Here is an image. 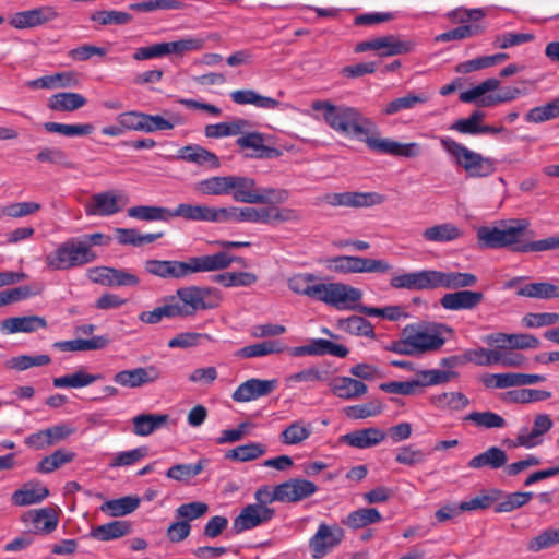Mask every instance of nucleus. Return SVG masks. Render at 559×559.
Masks as SVG:
<instances>
[{"label": "nucleus", "mask_w": 559, "mask_h": 559, "mask_svg": "<svg viewBox=\"0 0 559 559\" xmlns=\"http://www.w3.org/2000/svg\"><path fill=\"white\" fill-rule=\"evenodd\" d=\"M516 295L534 299L559 298V286L549 282H534L519 286Z\"/></svg>", "instance_id": "c03bdc74"}, {"label": "nucleus", "mask_w": 559, "mask_h": 559, "mask_svg": "<svg viewBox=\"0 0 559 559\" xmlns=\"http://www.w3.org/2000/svg\"><path fill=\"white\" fill-rule=\"evenodd\" d=\"M131 531V524L127 521H111L103 525L93 527L90 535L98 540L108 542L120 538Z\"/></svg>", "instance_id": "49530a36"}, {"label": "nucleus", "mask_w": 559, "mask_h": 559, "mask_svg": "<svg viewBox=\"0 0 559 559\" xmlns=\"http://www.w3.org/2000/svg\"><path fill=\"white\" fill-rule=\"evenodd\" d=\"M376 128L367 135H364L367 146L378 153L388 154L396 157L415 158L423 150L417 142L400 143L392 139L379 138L374 134Z\"/></svg>", "instance_id": "2eb2a0df"}, {"label": "nucleus", "mask_w": 559, "mask_h": 559, "mask_svg": "<svg viewBox=\"0 0 559 559\" xmlns=\"http://www.w3.org/2000/svg\"><path fill=\"white\" fill-rule=\"evenodd\" d=\"M129 217L145 222L170 221V209L164 206L138 205L128 209Z\"/></svg>", "instance_id": "8fccbe9b"}, {"label": "nucleus", "mask_w": 559, "mask_h": 559, "mask_svg": "<svg viewBox=\"0 0 559 559\" xmlns=\"http://www.w3.org/2000/svg\"><path fill=\"white\" fill-rule=\"evenodd\" d=\"M440 144L451 160L474 178L488 177L496 170L495 160L469 150L449 136H441Z\"/></svg>", "instance_id": "0eeeda50"}, {"label": "nucleus", "mask_w": 559, "mask_h": 559, "mask_svg": "<svg viewBox=\"0 0 559 559\" xmlns=\"http://www.w3.org/2000/svg\"><path fill=\"white\" fill-rule=\"evenodd\" d=\"M265 452L266 447L264 444L259 442H250L228 451L226 457L234 461L248 462L264 455Z\"/></svg>", "instance_id": "338daca9"}, {"label": "nucleus", "mask_w": 559, "mask_h": 559, "mask_svg": "<svg viewBox=\"0 0 559 559\" xmlns=\"http://www.w3.org/2000/svg\"><path fill=\"white\" fill-rule=\"evenodd\" d=\"M179 157L190 163L202 166L205 165L212 169L219 167L218 157L214 153L198 145L185 146L180 150Z\"/></svg>", "instance_id": "de8ad7c7"}, {"label": "nucleus", "mask_w": 559, "mask_h": 559, "mask_svg": "<svg viewBox=\"0 0 559 559\" xmlns=\"http://www.w3.org/2000/svg\"><path fill=\"white\" fill-rule=\"evenodd\" d=\"M207 460L200 459L194 464H176L168 468L166 476L177 481H188L198 476L206 466Z\"/></svg>", "instance_id": "0e129e2a"}, {"label": "nucleus", "mask_w": 559, "mask_h": 559, "mask_svg": "<svg viewBox=\"0 0 559 559\" xmlns=\"http://www.w3.org/2000/svg\"><path fill=\"white\" fill-rule=\"evenodd\" d=\"M139 498L127 496L106 501L102 504L100 510L111 516H123L133 512L139 507Z\"/></svg>", "instance_id": "13d9d810"}, {"label": "nucleus", "mask_w": 559, "mask_h": 559, "mask_svg": "<svg viewBox=\"0 0 559 559\" xmlns=\"http://www.w3.org/2000/svg\"><path fill=\"white\" fill-rule=\"evenodd\" d=\"M44 129L49 133H58L68 138L86 136L94 131L91 123L67 124L59 122H45Z\"/></svg>", "instance_id": "052dcab7"}, {"label": "nucleus", "mask_w": 559, "mask_h": 559, "mask_svg": "<svg viewBox=\"0 0 559 559\" xmlns=\"http://www.w3.org/2000/svg\"><path fill=\"white\" fill-rule=\"evenodd\" d=\"M97 254L90 252L81 239L72 237L59 243L45 257V264L52 271H68L92 263Z\"/></svg>", "instance_id": "6e6552de"}, {"label": "nucleus", "mask_w": 559, "mask_h": 559, "mask_svg": "<svg viewBox=\"0 0 559 559\" xmlns=\"http://www.w3.org/2000/svg\"><path fill=\"white\" fill-rule=\"evenodd\" d=\"M128 202L126 194L107 190L93 194L85 204V212L88 216H111L120 212Z\"/></svg>", "instance_id": "dca6fc26"}, {"label": "nucleus", "mask_w": 559, "mask_h": 559, "mask_svg": "<svg viewBox=\"0 0 559 559\" xmlns=\"http://www.w3.org/2000/svg\"><path fill=\"white\" fill-rule=\"evenodd\" d=\"M507 462L508 455L502 449L498 447H490L485 452L471 459L468 462V467L474 469H479L483 467L498 469L504 466Z\"/></svg>", "instance_id": "4c0bfd02"}, {"label": "nucleus", "mask_w": 559, "mask_h": 559, "mask_svg": "<svg viewBox=\"0 0 559 559\" xmlns=\"http://www.w3.org/2000/svg\"><path fill=\"white\" fill-rule=\"evenodd\" d=\"M345 536L344 530L337 524L320 523L314 535L309 539L312 558L321 559L337 547Z\"/></svg>", "instance_id": "f3484780"}, {"label": "nucleus", "mask_w": 559, "mask_h": 559, "mask_svg": "<svg viewBox=\"0 0 559 559\" xmlns=\"http://www.w3.org/2000/svg\"><path fill=\"white\" fill-rule=\"evenodd\" d=\"M264 142L265 136L259 132H245L236 141L239 147L253 150L255 152L253 156L258 158H273L281 155L277 148L270 147Z\"/></svg>", "instance_id": "2f4dec72"}, {"label": "nucleus", "mask_w": 559, "mask_h": 559, "mask_svg": "<svg viewBox=\"0 0 559 559\" xmlns=\"http://www.w3.org/2000/svg\"><path fill=\"white\" fill-rule=\"evenodd\" d=\"M546 377L543 374H531L521 372H506L487 374L483 379V383L487 388L507 389L513 386L532 385L544 382Z\"/></svg>", "instance_id": "5701e85b"}, {"label": "nucleus", "mask_w": 559, "mask_h": 559, "mask_svg": "<svg viewBox=\"0 0 559 559\" xmlns=\"http://www.w3.org/2000/svg\"><path fill=\"white\" fill-rule=\"evenodd\" d=\"M312 433V425L304 420L290 423L280 436L281 442L286 445H297L306 441Z\"/></svg>", "instance_id": "09e8293b"}, {"label": "nucleus", "mask_w": 559, "mask_h": 559, "mask_svg": "<svg viewBox=\"0 0 559 559\" xmlns=\"http://www.w3.org/2000/svg\"><path fill=\"white\" fill-rule=\"evenodd\" d=\"M502 491L495 488L483 490L475 497L462 501L461 509L463 510V512H472L476 510L488 509L495 502L499 501L502 498Z\"/></svg>", "instance_id": "5fc2aeb1"}, {"label": "nucleus", "mask_w": 559, "mask_h": 559, "mask_svg": "<svg viewBox=\"0 0 559 559\" xmlns=\"http://www.w3.org/2000/svg\"><path fill=\"white\" fill-rule=\"evenodd\" d=\"M456 377L457 372L452 370L426 369L417 372L416 381L419 389L421 386L444 384Z\"/></svg>", "instance_id": "680f3d73"}, {"label": "nucleus", "mask_w": 559, "mask_h": 559, "mask_svg": "<svg viewBox=\"0 0 559 559\" xmlns=\"http://www.w3.org/2000/svg\"><path fill=\"white\" fill-rule=\"evenodd\" d=\"M321 202L333 207H370L385 202V197L378 192H332L321 197Z\"/></svg>", "instance_id": "4468645a"}, {"label": "nucleus", "mask_w": 559, "mask_h": 559, "mask_svg": "<svg viewBox=\"0 0 559 559\" xmlns=\"http://www.w3.org/2000/svg\"><path fill=\"white\" fill-rule=\"evenodd\" d=\"M277 386L276 379L252 378L242 382L231 394L237 403H247L269 395Z\"/></svg>", "instance_id": "b1692460"}, {"label": "nucleus", "mask_w": 559, "mask_h": 559, "mask_svg": "<svg viewBox=\"0 0 559 559\" xmlns=\"http://www.w3.org/2000/svg\"><path fill=\"white\" fill-rule=\"evenodd\" d=\"M311 108L321 112L324 122L343 135L362 136L376 128L370 118L365 117L359 109L352 106L334 105L329 100H314Z\"/></svg>", "instance_id": "7ed1b4c3"}, {"label": "nucleus", "mask_w": 559, "mask_h": 559, "mask_svg": "<svg viewBox=\"0 0 559 559\" xmlns=\"http://www.w3.org/2000/svg\"><path fill=\"white\" fill-rule=\"evenodd\" d=\"M328 377V371H323L316 366L302 369L298 372L285 377L284 382L286 388L295 389L300 382H321Z\"/></svg>", "instance_id": "69168bd1"}, {"label": "nucleus", "mask_w": 559, "mask_h": 559, "mask_svg": "<svg viewBox=\"0 0 559 559\" xmlns=\"http://www.w3.org/2000/svg\"><path fill=\"white\" fill-rule=\"evenodd\" d=\"M231 262L233 258L221 251L211 255L192 257L187 261L151 259L144 262V270L153 276L179 280L193 273L224 270Z\"/></svg>", "instance_id": "f03ea898"}, {"label": "nucleus", "mask_w": 559, "mask_h": 559, "mask_svg": "<svg viewBox=\"0 0 559 559\" xmlns=\"http://www.w3.org/2000/svg\"><path fill=\"white\" fill-rule=\"evenodd\" d=\"M530 227L526 218L501 219L493 226H480L477 229V241L480 248L500 249L511 247L518 252L523 245L522 237Z\"/></svg>", "instance_id": "20e7f679"}, {"label": "nucleus", "mask_w": 559, "mask_h": 559, "mask_svg": "<svg viewBox=\"0 0 559 559\" xmlns=\"http://www.w3.org/2000/svg\"><path fill=\"white\" fill-rule=\"evenodd\" d=\"M274 509L263 504H248L234 520L233 528L236 533L252 530L269 522L274 516Z\"/></svg>", "instance_id": "4be33fe9"}, {"label": "nucleus", "mask_w": 559, "mask_h": 559, "mask_svg": "<svg viewBox=\"0 0 559 559\" xmlns=\"http://www.w3.org/2000/svg\"><path fill=\"white\" fill-rule=\"evenodd\" d=\"M278 496L281 502L296 503L313 496L318 491V486L305 478H292L278 484Z\"/></svg>", "instance_id": "393cba45"}, {"label": "nucleus", "mask_w": 559, "mask_h": 559, "mask_svg": "<svg viewBox=\"0 0 559 559\" xmlns=\"http://www.w3.org/2000/svg\"><path fill=\"white\" fill-rule=\"evenodd\" d=\"M286 349L280 341H263L245 346L236 352L238 358H259L273 354H281Z\"/></svg>", "instance_id": "37998d69"}, {"label": "nucleus", "mask_w": 559, "mask_h": 559, "mask_svg": "<svg viewBox=\"0 0 559 559\" xmlns=\"http://www.w3.org/2000/svg\"><path fill=\"white\" fill-rule=\"evenodd\" d=\"M110 340L105 335H97L90 340H70L56 342L53 346L62 352H88L105 348Z\"/></svg>", "instance_id": "79ce46f5"}, {"label": "nucleus", "mask_w": 559, "mask_h": 559, "mask_svg": "<svg viewBox=\"0 0 559 559\" xmlns=\"http://www.w3.org/2000/svg\"><path fill=\"white\" fill-rule=\"evenodd\" d=\"M429 99L430 95L428 93H409L403 97L395 98L388 103L382 109V112L386 116H392L402 110L413 109L419 104L427 103Z\"/></svg>", "instance_id": "603ef678"}, {"label": "nucleus", "mask_w": 559, "mask_h": 559, "mask_svg": "<svg viewBox=\"0 0 559 559\" xmlns=\"http://www.w3.org/2000/svg\"><path fill=\"white\" fill-rule=\"evenodd\" d=\"M362 292L344 283H321L317 300L338 310L358 309Z\"/></svg>", "instance_id": "ddd939ff"}, {"label": "nucleus", "mask_w": 559, "mask_h": 559, "mask_svg": "<svg viewBox=\"0 0 559 559\" xmlns=\"http://www.w3.org/2000/svg\"><path fill=\"white\" fill-rule=\"evenodd\" d=\"M485 116L484 111L475 110L469 115V117L459 119L453 122L450 129L463 134H481L484 128L481 122Z\"/></svg>", "instance_id": "774afa93"}, {"label": "nucleus", "mask_w": 559, "mask_h": 559, "mask_svg": "<svg viewBox=\"0 0 559 559\" xmlns=\"http://www.w3.org/2000/svg\"><path fill=\"white\" fill-rule=\"evenodd\" d=\"M332 393L345 401L357 400L368 392V386L350 377H336L330 382Z\"/></svg>", "instance_id": "cd10ccee"}, {"label": "nucleus", "mask_w": 559, "mask_h": 559, "mask_svg": "<svg viewBox=\"0 0 559 559\" xmlns=\"http://www.w3.org/2000/svg\"><path fill=\"white\" fill-rule=\"evenodd\" d=\"M385 438L383 430L370 427L346 433L341 437V441L353 448L367 449L381 443Z\"/></svg>", "instance_id": "c85d7f7f"}, {"label": "nucleus", "mask_w": 559, "mask_h": 559, "mask_svg": "<svg viewBox=\"0 0 559 559\" xmlns=\"http://www.w3.org/2000/svg\"><path fill=\"white\" fill-rule=\"evenodd\" d=\"M47 321L39 316L13 317L8 318L2 322V331L13 333H32L39 329H45Z\"/></svg>", "instance_id": "f704fd0d"}, {"label": "nucleus", "mask_w": 559, "mask_h": 559, "mask_svg": "<svg viewBox=\"0 0 559 559\" xmlns=\"http://www.w3.org/2000/svg\"><path fill=\"white\" fill-rule=\"evenodd\" d=\"M211 207L212 206L201 204L180 203L176 209L170 210V219L181 217L186 221L210 222Z\"/></svg>", "instance_id": "3c124183"}, {"label": "nucleus", "mask_w": 559, "mask_h": 559, "mask_svg": "<svg viewBox=\"0 0 559 559\" xmlns=\"http://www.w3.org/2000/svg\"><path fill=\"white\" fill-rule=\"evenodd\" d=\"M287 285L293 293L317 300L321 282L312 273H298L288 278Z\"/></svg>", "instance_id": "473e14b6"}, {"label": "nucleus", "mask_w": 559, "mask_h": 559, "mask_svg": "<svg viewBox=\"0 0 559 559\" xmlns=\"http://www.w3.org/2000/svg\"><path fill=\"white\" fill-rule=\"evenodd\" d=\"M381 520L382 515L376 508H361L350 512L342 520V524L353 530H358L370 524L379 523Z\"/></svg>", "instance_id": "864d4df0"}, {"label": "nucleus", "mask_w": 559, "mask_h": 559, "mask_svg": "<svg viewBox=\"0 0 559 559\" xmlns=\"http://www.w3.org/2000/svg\"><path fill=\"white\" fill-rule=\"evenodd\" d=\"M465 421L472 423L475 427L485 429H500L506 427V419L491 411L472 412L464 417Z\"/></svg>", "instance_id": "4d7b16f0"}, {"label": "nucleus", "mask_w": 559, "mask_h": 559, "mask_svg": "<svg viewBox=\"0 0 559 559\" xmlns=\"http://www.w3.org/2000/svg\"><path fill=\"white\" fill-rule=\"evenodd\" d=\"M325 267L333 273H388L391 264L382 259L361 258L357 255H338L324 261Z\"/></svg>", "instance_id": "9b49d317"}, {"label": "nucleus", "mask_w": 559, "mask_h": 559, "mask_svg": "<svg viewBox=\"0 0 559 559\" xmlns=\"http://www.w3.org/2000/svg\"><path fill=\"white\" fill-rule=\"evenodd\" d=\"M447 330L442 324H409L405 326V334L408 335V345L416 355H420L442 347L445 343L443 332Z\"/></svg>", "instance_id": "f8f14e48"}, {"label": "nucleus", "mask_w": 559, "mask_h": 559, "mask_svg": "<svg viewBox=\"0 0 559 559\" xmlns=\"http://www.w3.org/2000/svg\"><path fill=\"white\" fill-rule=\"evenodd\" d=\"M500 80L489 78L478 85L460 94V100L466 104H476L479 107H495L500 104L511 103L522 94L518 87H506L497 94H492L500 87Z\"/></svg>", "instance_id": "1a4fd4ad"}, {"label": "nucleus", "mask_w": 559, "mask_h": 559, "mask_svg": "<svg viewBox=\"0 0 559 559\" xmlns=\"http://www.w3.org/2000/svg\"><path fill=\"white\" fill-rule=\"evenodd\" d=\"M86 105V98L74 92H62L49 97L47 107L53 111H74Z\"/></svg>", "instance_id": "58836bf2"}, {"label": "nucleus", "mask_w": 559, "mask_h": 559, "mask_svg": "<svg viewBox=\"0 0 559 559\" xmlns=\"http://www.w3.org/2000/svg\"><path fill=\"white\" fill-rule=\"evenodd\" d=\"M230 98L237 105H253L263 109H276L281 103L272 97L263 96L253 90H237L230 93Z\"/></svg>", "instance_id": "e433bc0d"}, {"label": "nucleus", "mask_w": 559, "mask_h": 559, "mask_svg": "<svg viewBox=\"0 0 559 559\" xmlns=\"http://www.w3.org/2000/svg\"><path fill=\"white\" fill-rule=\"evenodd\" d=\"M559 117V97L543 105L530 109L524 119L528 123H543Z\"/></svg>", "instance_id": "e2e57ef3"}, {"label": "nucleus", "mask_w": 559, "mask_h": 559, "mask_svg": "<svg viewBox=\"0 0 559 559\" xmlns=\"http://www.w3.org/2000/svg\"><path fill=\"white\" fill-rule=\"evenodd\" d=\"M177 317H189L200 310L217 308L222 295L217 288L188 286L177 289L176 296L169 297Z\"/></svg>", "instance_id": "423d86ee"}, {"label": "nucleus", "mask_w": 559, "mask_h": 559, "mask_svg": "<svg viewBox=\"0 0 559 559\" xmlns=\"http://www.w3.org/2000/svg\"><path fill=\"white\" fill-rule=\"evenodd\" d=\"M100 379H103V376L100 373H97V374L87 373L83 368H80L73 373L55 378L52 383H53V386L58 388V389H66V388L79 389V388L88 386L92 383H94Z\"/></svg>", "instance_id": "a18cd8bd"}, {"label": "nucleus", "mask_w": 559, "mask_h": 559, "mask_svg": "<svg viewBox=\"0 0 559 559\" xmlns=\"http://www.w3.org/2000/svg\"><path fill=\"white\" fill-rule=\"evenodd\" d=\"M168 420L167 414H140L132 418V432L135 436L146 437L164 427Z\"/></svg>", "instance_id": "c9c22d12"}, {"label": "nucleus", "mask_w": 559, "mask_h": 559, "mask_svg": "<svg viewBox=\"0 0 559 559\" xmlns=\"http://www.w3.org/2000/svg\"><path fill=\"white\" fill-rule=\"evenodd\" d=\"M237 223H253L275 225L284 223H299L301 214L292 207L278 206H237Z\"/></svg>", "instance_id": "9d476101"}, {"label": "nucleus", "mask_w": 559, "mask_h": 559, "mask_svg": "<svg viewBox=\"0 0 559 559\" xmlns=\"http://www.w3.org/2000/svg\"><path fill=\"white\" fill-rule=\"evenodd\" d=\"M23 521L29 523L37 533L49 534L58 525V515L52 508H41L28 511Z\"/></svg>", "instance_id": "7c9ffc66"}, {"label": "nucleus", "mask_w": 559, "mask_h": 559, "mask_svg": "<svg viewBox=\"0 0 559 559\" xmlns=\"http://www.w3.org/2000/svg\"><path fill=\"white\" fill-rule=\"evenodd\" d=\"M59 16L56 8L41 5L29 10L19 11L9 16V24L15 29H29L46 25Z\"/></svg>", "instance_id": "a211bd4d"}, {"label": "nucleus", "mask_w": 559, "mask_h": 559, "mask_svg": "<svg viewBox=\"0 0 559 559\" xmlns=\"http://www.w3.org/2000/svg\"><path fill=\"white\" fill-rule=\"evenodd\" d=\"M484 299V294L475 290L461 289L445 294L440 299V305L451 311L472 310Z\"/></svg>", "instance_id": "bb28decb"}, {"label": "nucleus", "mask_w": 559, "mask_h": 559, "mask_svg": "<svg viewBox=\"0 0 559 559\" xmlns=\"http://www.w3.org/2000/svg\"><path fill=\"white\" fill-rule=\"evenodd\" d=\"M464 235L462 228L453 223L436 224L423 230L421 236L428 242H451Z\"/></svg>", "instance_id": "72a5a7b5"}, {"label": "nucleus", "mask_w": 559, "mask_h": 559, "mask_svg": "<svg viewBox=\"0 0 559 559\" xmlns=\"http://www.w3.org/2000/svg\"><path fill=\"white\" fill-rule=\"evenodd\" d=\"M228 194L236 202L247 204L284 203L289 199L285 189L259 188L253 178L237 175H228Z\"/></svg>", "instance_id": "39448f33"}, {"label": "nucleus", "mask_w": 559, "mask_h": 559, "mask_svg": "<svg viewBox=\"0 0 559 559\" xmlns=\"http://www.w3.org/2000/svg\"><path fill=\"white\" fill-rule=\"evenodd\" d=\"M90 281L103 286H136L140 278L122 269H114L108 266H95L87 271Z\"/></svg>", "instance_id": "aec40b11"}, {"label": "nucleus", "mask_w": 559, "mask_h": 559, "mask_svg": "<svg viewBox=\"0 0 559 559\" xmlns=\"http://www.w3.org/2000/svg\"><path fill=\"white\" fill-rule=\"evenodd\" d=\"M49 495V490L39 481H28L13 492L11 501L14 506L25 507L39 503Z\"/></svg>", "instance_id": "c756f323"}, {"label": "nucleus", "mask_w": 559, "mask_h": 559, "mask_svg": "<svg viewBox=\"0 0 559 559\" xmlns=\"http://www.w3.org/2000/svg\"><path fill=\"white\" fill-rule=\"evenodd\" d=\"M75 453L64 449H58L50 455L43 457L36 465V472L41 474H49L60 468L64 464L72 462Z\"/></svg>", "instance_id": "6e6d98bb"}, {"label": "nucleus", "mask_w": 559, "mask_h": 559, "mask_svg": "<svg viewBox=\"0 0 559 559\" xmlns=\"http://www.w3.org/2000/svg\"><path fill=\"white\" fill-rule=\"evenodd\" d=\"M477 277L472 273L420 270L393 275L390 286L395 289L428 290L436 288L461 289L472 287Z\"/></svg>", "instance_id": "f257e3e1"}, {"label": "nucleus", "mask_w": 559, "mask_h": 559, "mask_svg": "<svg viewBox=\"0 0 559 559\" xmlns=\"http://www.w3.org/2000/svg\"><path fill=\"white\" fill-rule=\"evenodd\" d=\"M160 376V370L156 366L150 365L121 370L114 376L112 380L122 388L136 389L156 382Z\"/></svg>", "instance_id": "412c9836"}, {"label": "nucleus", "mask_w": 559, "mask_h": 559, "mask_svg": "<svg viewBox=\"0 0 559 559\" xmlns=\"http://www.w3.org/2000/svg\"><path fill=\"white\" fill-rule=\"evenodd\" d=\"M338 328L347 333L357 336H366L374 338L373 325L362 317L352 316L347 319H342L337 323Z\"/></svg>", "instance_id": "bf43d9fd"}, {"label": "nucleus", "mask_w": 559, "mask_h": 559, "mask_svg": "<svg viewBox=\"0 0 559 559\" xmlns=\"http://www.w3.org/2000/svg\"><path fill=\"white\" fill-rule=\"evenodd\" d=\"M414 44L403 40L394 35L377 37V52L380 57H392L408 53L413 50Z\"/></svg>", "instance_id": "a19ab883"}, {"label": "nucleus", "mask_w": 559, "mask_h": 559, "mask_svg": "<svg viewBox=\"0 0 559 559\" xmlns=\"http://www.w3.org/2000/svg\"><path fill=\"white\" fill-rule=\"evenodd\" d=\"M429 401L436 408L448 412H460L469 405V399L461 392L433 394Z\"/></svg>", "instance_id": "ea45409f"}, {"label": "nucleus", "mask_w": 559, "mask_h": 559, "mask_svg": "<svg viewBox=\"0 0 559 559\" xmlns=\"http://www.w3.org/2000/svg\"><path fill=\"white\" fill-rule=\"evenodd\" d=\"M554 421L548 414H538L533 420V427H521L513 441V447L533 449L543 444L545 435L552 428Z\"/></svg>", "instance_id": "6ab92c4d"}, {"label": "nucleus", "mask_w": 559, "mask_h": 559, "mask_svg": "<svg viewBox=\"0 0 559 559\" xmlns=\"http://www.w3.org/2000/svg\"><path fill=\"white\" fill-rule=\"evenodd\" d=\"M80 84V76L74 71L57 72L50 75H44L26 82L31 90H58L75 87Z\"/></svg>", "instance_id": "a878e982"}]
</instances>
